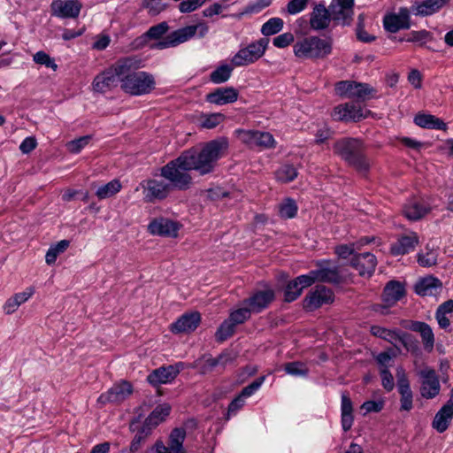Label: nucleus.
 Masks as SVG:
<instances>
[{"label":"nucleus","instance_id":"63","mask_svg":"<svg viewBox=\"0 0 453 453\" xmlns=\"http://www.w3.org/2000/svg\"><path fill=\"white\" fill-rule=\"evenodd\" d=\"M408 81L415 88H420L422 87V74L416 69L410 72Z\"/></svg>","mask_w":453,"mask_h":453},{"label":"nucleus","instance_id":"42","mask_svg":"<svg viewBox=\"0 0 453 453\" xmlns=\"http://www.w3.org/2000/svg\"><path fill=\"white\" fill-rule=\"evenodd\" d=\"M225 120V116L221 113L202 114L198 119L201 127L211 129L219 126Z\"/></svg>","mask_w":453,"mask_h":453},{"label":"nucleus","instance_id":"27","mask_svg":"<svg viewBox=\"0 0 453 453\" xmlns=\"http://www.w3.org/2000/svg\"><path fill=\"white\" fill-rule=\"evenodd\" d=\"M376 265V257L371 253L357 255L351 260V265L357 270L359 275L363 277H370L373 273Z\"/></svg>","mask_w":453,"mask_h":453},{"label":"nucleus","instance_id":"46","mask_svg":"<svg viewBox=\"0 0 453 453\" xmlns=\"http://www.w3.org/2000/svg\"><path fill=\"white\" fill-rule=\"evenodd\" d=\"M316 281H319L318 277L315 270H312L309 273L300 275L296 277L295 280H293L292 287L299 286L301 290L303 291V288L311 286Z\"/></svg>","mask_w":453,"mask_h":453},{"label":"nucleus","instance_id":"18","mask_svg":"<svg viewBox=\"0 0 453 453\" xmlns=\"http://www.w3.org/2000/svg\"><path fill=\"white\" fill-rule=\"evenodd\" d=\"M82 4L78 0H55L50 4L51 14L59 18H76Z\"/></svg>","mask_w":453,"mask_h":453},{"label":"nucleus","instance_id":"40","mask_svg":"<svg viewBox=\"0 0 453 453\" xmlns=\"http://www.w3.org/2000/svg\"><path fill=\"white\" fill-rule=\"evenodd\" d=\"M122 188V185L119 180H112L107 184L100 186L96 191V196L100 199H107L118 194Z\"/></svg>","mask_w":453,"mask_h":453},{"label":"nucleus","instance_id":"10","mask_svg":"<svg viewBox=\"0 0 453 453\" xmlns=\"http://www.w3.org/2000/svg\"><path fill=\"white\" fill-rule=\"evenodd\" d=\"M239 140L250 147H259L262 149L274 148L276 142L273 136L268 132L255 130H238Z\"/></svg>","mask_w":453,"mask_h":453},{"label":"nucleus","instance_id":"21","mask_svg":"<svg viewBox=\"0 0 453 453\" xmlns=\"http://www.w3.org/2000/svg\"><path fill=\"white\" fill-rule=\"evenodd\" d=\"M332 19L330 9L322 3L316 4L310 13V25L314 30H323L329 27Z\"/></svg>","mask_w":453,"mask_h":453},{"label":"nucleus","instance_id":"44","mask_svg":"<svg viewBox=\"0 0 453 453\" xmlns=\"http://www.w3.org/2000/svg\"><path fill=\"white\" fill-rule=\"evenodd\" d=\"M232 71L229 65H221L211 73V81L215 84L223 83L230 78Z\"/></svg>","mask_w":453,"mask_h":453},{"label":"nucleus","instance_id":"17","mask_svg":"<svg viewBox=\"0 0 453 453\" xmlns=\"http://www.w3.org/2000/svg\"><path fill=\"white\" fill-rule=\"evenodd\" d=\"M396 379L398 391L401 395L400 403L401 411H409L412 409L413 395L410 387L407 374L402 367H398L396 370Z\"/></svg>","mask_w":453,"mask_h":453},{"label":"nucleus","instance_id":"57","mask_svg":"<svg viewBox=\"0 0 453 453\" xmlns=\"http://www.w3.org/2000/svg\"><path fill=\"white\" fill-rule=\"evenodd\" d=\"M206 0H183L179 4V10L182 13H188L197 10Z\"/></svg>","mask_w":453,"mask_h":453},{"label":"nucleus","instance_id":"34","mask_svg":"<svg viewBox=\"0 0 453 453\" xmlns=\"http://www.w3.org/2000/svg\"><path fill=\"white\" fill-rule=\"evenodd\" d=\"M35 293L33 288H27L23 292L16 293L11 296L3 306L4 313L10 315L14 313L19 307L26 303Z\"/></svg>","mask_w":453,"mask_h":453},{"label":"nucleus","instance_id":"2","mask_svg":"<svg viewBox=\"0 0 453 453\" xmlns=\"http://www.w3.org/2000/svg\"><path fill=\"white\" fill-rule=\"evenodd\" d=\"M228 147V140L219 137L205 143L199 150H192L183 153L189 167L203 175L213 171L217 161L226 154Z\"/></svg>","mask_w":453,"mask_h":453},{"label":"nucleus","instance_id":"25","mask_svg":"<svg viewBox=\"0 0 453 453\" xmlns=\"http://www.w3.org/2000/svg\"><path fill=\"white\" fill-rule=\"evenodd\" d=\"M404 216L410 220H418L430 211L429 205L422 199L409 200L403 209Z\"/></svg>","mask_w":453,"mask_h":453},{"label":"nucleus","instance_id":"3","mask_svg":"<svg viewBox=\"0 0 453 453\" xmlns=\"http://www.w3.org/2000/svg\"><path fill=\"white\" fill-rule=\"evenodd\" d=\"M333 42L330 38L311 35L296 41L294 55L300 59H322L331 54Z\"/></svg>","mask_w":453,"mask_h":453},{"label":"nucleus","instance_id":"58","mask_svg":"<svg viewBox=\"0 0 453 453\" xmlns=\"http://www.w3.org/2000/svg\"><path fill=\"white\" fill-rule=\"evenodd\" d=\"M168 30V25L166 22H161L156 26L151 27L146 35L152 39H158L165 35Z\"/></svg>","mask_w":453,"mask_h":453},{"label":"nucleus","instance_id":"6","mask_svg":"<svg viewBox=\"0 0 453 453\" xmlns=\"http://www.w3.org/2000/svg\"><path fill=\"white\" fill-rule=\"evenodd\" d=\"M208 31V26L203 22H200L196 25L188 26L180 28L176 31H173L165 38L155 43L152 47L158 50L175 47L180 43H183L190 40L196 34L198 35L199 37H203L207 35Z\"/></svg>","mask_w":453,"mask_h":453},{"label":"nucleus","instance_id":"36","mask_svg":"<svg viewBox=\"0 0 453 453\" xmlns=\"http://www.w3.org/2000/svg\"><path fill=\"white\" fill-rule=\"evenodd\" d=\"M418 242V235L415 233L402 236L391 248L394 255H403L413 250Z\"/></svg>","mask_w":453,"mask_h":453},{"label":"nucleus","instance_id":"23","mask_svg":"<svg viewBox=\"0 0 453 453\" xmlns=\"http://www.w3.org/2000/svg\"><path fill=\"white\" fill-rule=\"evenodd\" d=\"M171 409L168 403L157 405L146 418L144 426H142V433H145V435H149L152 429L165 420L171 412Z\"/></svg>","mask_w":453,"mask_h":453},{"label":"nucleus","instance_id":"64","mask_svg":"<svg viewBox=\"0 0 453 453\" xmlns=\"http://www.w3.org/2000/svg\"><path fill=\"white\" fill-rule=\"evenodd\" d=\"M225 9V6H223L221 4L214 3L213 4L206 7L203 11V14L204 17H212L214 15H219L222 12V11Z\"/></svg>","mask_w":453,"mask_h":453},{"label":"nucleus","instance_id":"41","mask_svg":"<svg viewBox=\"0 0 453 453\" xmlns=\"http://www.w3.org/2000/svg\"><path fill=\"white\" fill-rule=\"evenodd\" d=\"M186 437L184 428H174L169 435V447L173 453H181L184 450L183 442Z\"/></svg>","mask_w":453,"mask_h":453},{"label":"nucleus","instance_id":"61","mask_svg":"<svg viewBox=\"0 0 453 453\" xmlns=\"http://www.w3.org/2000/svg\"><path fill=\"white\" fill-rule=\"evenodd\" d=\"M382 386L388 391H391L394 388L395 382L394 378L390 372L387 368H382L380 371Z\"/></svg>","mask_w":453,"mask_h":453},{"label":"nucleus","instance_id":"32","mask_svg":"<svg viewBox=\"0 0 453 453\" xmlns=\"http://www.w3.org/2000/svg\"><path fill=\"white\" fill-rule=\"evenodd\" d=\"M238 98V92L234 88H220L207 96V100L217 105L234 103Z\"/></svg>","mask_w":453,"mask_h":453},{"label":"nucleus","instance_id":"60","mask_svg":"<svg viewBox=\"0 0 453 453\" xmlns=\"http://www.w3.org/2000/svg\"><path fill=\"white\" fill-rule=\"evenodd\" d=\"M302 294V290L299 286L292 287V280L288 282L285 289V300L287 302L295 301Z\"/></svg>","mask_w":453,"mask_h":453},{"label":"nucleus","instance_id":"38","mask_svg":"<svg viewBox=\"0 0 453 453\" xmlns=\"http://www.w3.org/2000/svg\"><path fill=\"white\" fill-rule=\"evenodd\" d=\"M404 295L403 286L396 281H390L384 288L383 298L388 304L392 305L402 298Z\"/></svg>","mask_w":453,"mask_h":453},{"label":"nucleus","instance_id":"45","mask_svg":"<svg viewBox=\"0 0 453 453\" xmlns=\"http://www.w3.org/2000/svg\"><path fill=\"white\" fill-rule=\"evenodd\" d=\"M91 141L90 135L81 136L77 139L68 142L65 144L67 150L73 154L80 153Z\"/></svg>","mask_w":453,"mask_h":453},{"label":"nucleus","instance_id":"30","mask_svg":"<svg viewBox=\"0 0 453 453\" xmlns=\"http://www.w3.org/2000/svg\"><path fill=\"white\" fill-rule=\"evenodd\" d=\"M410 329L420 334L424 349L427 352H432L435 340L431 326L425 322L413 321L410 326Z\"/></svg>","mask_w":453,"mask_h":453},{"label":"nucleus","instance_id":"53","mask_svg":"<svg viewBox=\"0 0 453 453\" xmlns=\"http://www.w3.org/2000/svg\"><path fill=\"white\" fill-rule=\"evenodd\" d=\"M235 324L231 319L225 320L218 329L216 337L219 341H224L234 333Z\"/></svg>","mask_w":453,"mask_h":453},{"label":"nucleus","instance_id":"13","mask_svg":"<svg viewBox=\"0 0 453 453\" xmlns=\"http://www.w3.org/2000/svg\"><path fill=\"white\" fill-rule=\"evenodd\" d=\"M355 0H334L329 5L332 19L337 24L349 25L353 19Z\"/></svg>","mask_w":453,"mask_h":453},{"label":"nucleus","instance_id":"26","mask_svg":"<svg viewBox=\"0 0 453 453\" xmlns=\"http://www.w3.org/2000/svg\"><path fill=\"white\" fill-rule=\"evenodd\" d=\"M132 394V386L127 381H121L111 387L107 393L99 397V401L105 403L107 402H121Z\"/></svg>","mask_w":453,"mask_h":453},{"label":"nucleus","instance_id":"5","mask_svg":"<svg viewBox=\"0 0 453 453\" xmlns=\"http://www.w3.org/2000/svg\"><path fill=\"white\" fill-rule=\"evenodd\" d=\"M363 143L358 139L343 138L334 143V150L342 159L359 171H366L369 162L362 154Z\"/></svg>","mask_w":453,"mask_h":453},{"label":"nucleus","instance_id":"48","mask_svg":"<svg viewBox=\"0 0 453 453\" xmlns=\"http://www.w3.org/2000/svg\"><path fill=\"white\" fill-rule=\"evenodd\" d=\"M33 60L36 64L45 65L46 67L50 68L53 71H56L58 69V65L56 64L54 58H52L48 53L42 50L37 51L33 56Z\"/></svg>","mask_w":453,"mask_h":453},{"label":"nucleus","instance_id":"37","mask_svg":"<svg viewBox=\"0 0 453 453\" xmlns=\"http://www.w3.org/2000/svg\"><path fill=\"white\" fill-rule=\"evenodd\" d=\"M414 122L423 128L436 130H445L447 128V125L441 119L431 114L419 113L414 118Z\"/></svg>","mask_w":453,"mask_h":453},{"label":"nucleus","instance_id":"43","mask_svg":"<svg viewBox=\"0 0 453 453\" xmlns=\"http://www.w3.org/2000/svg\"><path fill=\"white\" fill-rule=\"evenodd\" d=\"M284 22L280 18H271L261 27L265 36L275 35L282 30Z\"/></svg>","mask_w":453,"mask_h":453},{"label":"nucleus","instance_id":"31","mask_svg":"<svg viewBox=\"0 0 453 453\" xmlns=\"http://www.w3.org/2000/svg\"><path fill=\"white\" fill-rule=\"evenodd\" d=\"M274 292L272 289H265L255 293L250 298L244 302L253 312H259L273 300Z\"/></svg>","mask_w":453,"mask_h":453},{"label":"nucleus","instance_id":"39","mask_svg":"<svg viewBox=\"0 0 453 453\" xmlns=\"http://www.w3.org/2000/svg\"><path fill=\"white\" fill-rule=\"evenodd\" d=\"M341 411L342 429L344 431H349L351 428L354 421V417L352 414L353 406L351 400L345 394L342 395Z\"/></svg>","mask_w":453,"mask_h":453},{"label":"nucleus","instance_id":"1","mask_svg":"<svg viewBox=\"0 0 453 453\" xmlns=\"http://www.w3.org/2000/svg\"><path fill=\"white\" fill-rule=\"evenodd\" d=\"M138 68V61L134 58L119 59L95 77L93 90L103 93L119 85L122 91L130 96L148 95L156 88V79L153 74Z\"/></svg>","mask_w":453,"mask_h":453},{"label":"nucleus","instance_id":"16","mask_svg":"<svg viewBox=\"0 0 453 453\" xmlns=\"http://www.w3.org/2000/svg\"><path fill=\"white\" fill-rule=\"evenodd\" d=\"M180 227V225L176 221L166 218H157L149 224L148 230L154 235L176 237Z\"/></svg>","mask_w":453,"mask_h":453},{"label":"nucleus","instance_id":"14","mask_svg":"<svg viewBox=\"0 0 453 453\" xmlns=\"http://www.w3.org/2000/svg\"><path fill=\"white\" fill-rule=\"evenodd\" d=\"M411 10L401 8L396 13H390L384 17V28L390 33H396L401 29H408L411 27Z\"/></svg>","mask_w":453,"mask_h":453},{"label":"nucleus","instance_id":"4","mask_svg":"<svg viewBox=\"0 0 453 453\" xmlns=\"http://www.w3.org/2000/svg\"><path fill=\"white\" fill-rule=\"evenodd\" d=\"M188 165L184 153H182L178 158L162 167L161 175L173 188H188L191 183V176L188 172L193 170Z\"/></svg>","mask_w":453,"mask_h":453},{"label":"nucleus","instance_id":"12","mask_svg":"<svg viewBox=\"0 0 453 453\" xmlns=\"http://www.w3.org/2000/svg\"><path fill=\"white\" fill-rule=\"evenodd\" d=\"M420 378V395L426 399L434 398L441 390L439 378L434 370L424 367L418 372Z\"/></svg>","mask_w":453,"mask_h":453},{"label":"nucleus","instance_id":"59","mask_svg":"<svg viewBox=\"0 0 453 453\" xmlns=\"http://www.w3.org/2000/svg\"><path fill=\"white\" fill-rule=\"evenodd\" d=\"M294 42V35L291 33H284L273 39V45L277 48H285Z\"/></svg>","mask_w":453,"mask_h":453},{"label":"nucleus","instance_id":"54","mask_svg":"<svg viewBox=\"0 0 453 453\" xmlns=\"http://www.w3.org/2000/svg\"><path fill=\"white\" fill-rule=\"evenodd\" d=\"M437 253L434 250L420 252L418 255V262L422 266H432L436 264Z\"/></svg>","mask_w":453,"mask_h":453},{"label":"nucleus","instance_id":"35","mask_svg":"<svg viewBox=\"0 0 453 453\" xmlns=\"http://www.w3.org/2000/svg\"><path fill=\"white\" fill-rule=\"evenodd\" d=\"M372 335L381 338L396 346L397 343H404V334L400 330H391L380 326H371Z\"/></svg>","mask_w":453,"mask_h":453},{"label":"nucleus","instance_id":"52","mask_svg":"<svg viewBox=\"0 0 453 453\" xmlns=\"http://www.w3.org/2000/svg\"><path fill=\"white\" fill-rule=\"evenodd\" d=\"M243 305V307L234 311L230 314L229 319L234 322L235 326L243 323L246 319L250 318V313L253 312L248 305L244 303Z\"/></svg>","mask_w":453,"mask_h":453},{"label":"nucleus","instance_id":"20","mask_svg":"<svg viewBox=\"0 0 453 453\" xmlns=\"http://www.w3.org/2000/svg\"><path fill=\"white\" fill-rule=\"evenodd\" d=\"M334 301L333 292L324 286L317 287L304 299V307L308 310H315L323 304Z\"/></svg>","mask_w":453,"mask_h":453},{"label":"nucleus","instance_id":"22","mask_svg":"<svg viewBox=\"0 0 453 453\" xmlns=\"http://www.w3.org/2000/svg\"><path fill=\"white\" fill-rule=\"evenodd\" d=\"M200 321L198 312L185 313L171 325L170 330L174 334L189 333L198 326Z\"/></svg>","mask_w":453,"mask_h":453},{"label":"nucleus","instance_id":"62","mask_svg":"<svg viewBox=\"0 0 453 453\" xmlns=\"http://www.w3.org/2000/svg\"><path fill=\"white\" fill-rule=\"evenodd\" d=\"M37 145L35 138L29 136L23 140L19 145V150L22 153L27 154L34 150Z\"/></svg>","mask_w":453,"mask_h":453},{"label":"nucleus","instance_id":"49","mask_svg":"<svg viewBox=\"0 0 453 453\" xmlns=\"http://www.w3.org/2000/svg\"><path fill=\"white\" fill-rule=\"evenodd\" d=\"M285 371L292 376L304 377L308 373V368L305 364L301 362H291L285 365Z\"/></svg>","mask_w":453,"mask_h":453},{"label":"nucleus","instance_id":"55","mask_svg":"<svg viewBox=\"0 0 453 453\" xmlns=\"http://www.w3.org/2000/svg\"><path fill=\"white\" fill-rule=\"evenodd\" d=\"M309 2L310 0H290L286 6V11L289 15L298 14L306 9Z\"/></svg>","mask_w":453,"mask_h":453},{"label":"nucleus","instance_id":"51","mask_svg":"<svg viewBox=\"0 0 453 453\" xmlns=\"http://www.w3.org/2000/svg\"><path fill=\"white\" fill-rule=\"evenodd\" d=\"M280 215L285 219L294 218L297 212V206L293 200H285L279 208Z\"/></svg>","mask_w":453,"mask_h":453},{"label":"nucleus","instance_id":"29","mask_svg":"<svg viewBox=\"0 0 453 453\" xmlns=\"http://www.w3.org/2000/svg\"><path fill=\"white\" fill-rule=\"evenodd\" d=\"M449 0H424L416 2L411 7L416 16H429L439 12Z\"/></svg>","mask_w":453,"mask_h":453},{"label":"nucleus","instance_id":"50","mask_svg":"<svg viewBox=\"0 0 453 453\" xmlns=\"http://www.w3.org/2000/svg\"><path fill=\"white\" fill-rule=\"evenodd\" d=\"M142 5L150 15H157L166 8L163 0H142Z\"/></svg>","mask_w":453,"mask_h":453},{"label":"nucleus","instance_id":"28","mask_svg":"<svg viewBox=\"0 0 453 453\" xmlns=\"http://www.w3.org/2000/svg\"><path fill=\"white\" fill-rule=\"evenodd\" d=\"M453 418V395L439 410L433 420V427L439 433H443L449 427Z\"/></svg>","mask_w":453,"mask_h":453},{"label":"nucleus","instance_id":"33","mask_svg":"<svg viewBox=\"0 0 453 453\" xmlns=\"http://www.w3.org/2000/svg\"><path fill=\"white\" fill-rule=\"evenodd\" d=\"M441 290V281L432 276L419 280L415 285V291L419 296H436Z\"/></svg>","mask_w":453,"mask_h":453},{"label":"nucleus","instance_id":"47","mask_svg":"<svg viewBox=\"0 0 453 453\" xmlns=\"http://www.w3.org/2000/svg\"><path fill=\"white\" fill-rule=\"evenodd\" d=\"M277 179L282 182H289L297 176V171L292 165H282L276 173Z\"/></svg>","mask_w":453,"mask_h":453},{"label":"nucleus","instance_id":"11","mask_svg":"<svg viewBox=\"0 0 453 453\" xmlns=\"http://www.w3.org/2000/svg\"><path fill=\"white\" fill-rule=\"evenodd\" d=\"M370 111L354 103H346L336 106L332 117L339 121H359L365 119Z\"/></svg>","mask_w":453,"mask_h":453},{"label":"nucleus","instance_id":"24","mask_svg":"<svg viewBox=\"0 0 453 453\" xmlns=\"http://www.w3.org/2000/svg\"><path fill=\"white\" fill-rule=\"evenodd\" d=\"M142 186L145 189V197L149 201L165 198L173 189L169 182L158 180H147L145 183H142Z\"/></svg>","mask_w":453,"mask_h":453},{"label":"nucleus","instance_id":"7","mask_svg":"<svg viewBox=\"0 0 453 453\" xmlns=\"http://www.w3.org/2000/svg\"><path fill=\"white\" fill-rule=\"evenodd\" d=\"M269 40L261 38L240 49L232 58L234 66H243L252 64L262 58L268 47Z\"/></svg>","mask_w":453,"mask_h":453},{"label":"nucleus","instance_id":"19","mask_svg":"<svg viewBox=\"0 0 453 453\" xmlns=\"http://www.w3.org/2000/svg\"><path fill=\"white\" fill-rule=\"evenodd\" d=\"M265 377L261 376L242 390L240 395L236 396L229 404L227 418H229L232 414H235V412L244 405L245 399L254 395L261 388L265 382Z\"/></svg>","mask_w":453,"mask_h":453},{"label":"nucleus","instance_id":"15","mask_svg":"<svg viewBox=\"0 0 453 453\" xmlns=\"http://www.w3.org/2000/svg\"><path fill=\"white\" fill-rule=\"evenodd\" d=\"M182 366L181 363H178L173 365L159 367L152 371L147 380L153 386L171 383L180 373Z\"/></svg>","mask_w":453,"mask_h":453},{"label":"nucleus","instance_id":"9","mask_svg":"<svg viewBox=\"0 0 453 453\" xmlns=\"http://www.w3.org/2000/svg\"><path fill=\"white\" fill-rule=\"evenodd\" d=\"M335 93L342 97L365 101L372 95L373 89L367 84L353 81H342L335 84Z\"/></svg>","mask_w":453,"mask_h":453},{"label":"nucleus","instance_id":"56","mask_svg":"<svg viewBox=\"0 0 453 453\" xmlns=\"http://www.w3.org/2000/svg\"><path fill=\"white\" fill-rule=\"evenodd\" d=\"M384 404L385 401L382 398L375 401H366L361 405V410L364 411V415L370 412H379L383 409Z\"/></svg>","mask_w":453,"mask_h":453},{"label":"nucleus","instance_id":"8","mask_svg":"<svg viewBox=\"0 0 453 453\" xmlns=\"http://www.w3.org/2000/svg\"><path fill=\"white\" fill-rule=\"evenodd\" d=\"M318 280L333 284H338L348 280L349 274L347 271L334 262L321 261L315 269Z\"/></svg>","mask_w":453,"mask_h":453}]
</instances>
